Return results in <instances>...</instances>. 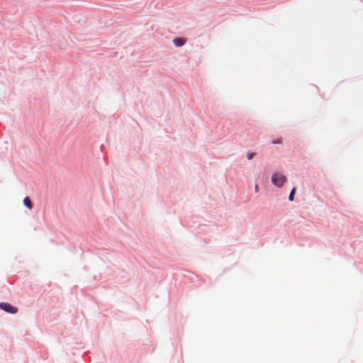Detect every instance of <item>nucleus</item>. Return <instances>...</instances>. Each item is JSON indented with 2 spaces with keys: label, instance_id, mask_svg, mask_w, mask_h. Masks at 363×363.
Wrapping results in <instances>:
<instances>
[{
  "label": "nucleus",
  "instance_id": "7ed1b4c3",
  "mask_svg": "<svg viewBox=\"0 0 363 363\" xmlns=\"http://www.w3.org/2000/svg\"><path fill=\"white\" fill-rule=\"evenodd\" d=\"M173 44H174L176 47H182L184 44V40L181 38H175L173 40Z\"/></svg>",
  "mask_w": 363,
  "mask_h": 363
},
{
  "label": "nucleus",
  "instance_id": "f03ea898",
  "mask_svg": "<svg viewBox=\"0 0 363 363\" xmlns=\"http://www.w3.org/2000/svg\"><path fill=\"white\" fill-rule=\"evenodd\" d=\"M0 309L12 314H16L18 311L17 307L13 306L10 305V303L4 302L0 303Z\"/></svg>",
  "mask_w": 363,
  "mask_h": 363
},
{
  "label": "nucleus",
  "instance_id": "39448f33",
  "mask_svg": "<svg viewBox=\"0 0 363 363\" xmlns=\"http://www.w3.org/2000/svg\"><path fill=\"white\" fill-rule=\"evenodd\" d=\"M296 191L295 189H293L292 191H291L290 195H289V201H294V194Z\"/></svg>",
  "mask_w": 363,
  "mask_h": 363
},
{
  "label": "nucleus",
  "instance_id": "423d86ee",
  "mask_svg": "<svg viewBox=\"0 0 363 363\" xmlns=\"http://www.w3.org/2000/svg\"><path fill=\"white\" fill-rule=\"evenodd\" d=\"M247 160H252L253 157V153L247 154Z\"/></svg>",
  "mask_w": 363,
  "mask_h": 363
},
{
  "label": "nucleus",
  "instance_id": "6e6552de",
  "mask_svg": "<svg viewBox=\"0 0 363 363\" xmlns=\"http://www.w3.org/2000/svg\"><path fill=\"white\" fill-rule=\"evenodd\" d=\"M255 191H258V186H255Z\"/></svg>",
  "mask_w": 363,
  "mask_h": 363
},
{
  "label": "nucleus",
  "instance_id": "20e7f679",
  "mask_svg": "<svg viewBox=\"0 0 363 363\" xmlns=\"http://www.w3.org/2000/svg\"><path fill=\"white\" fill-rule=\"evenodd\" d=\"M23 203H24L25 206H26L28 209L30 210L33 208V204L31 203L30 200L28 196L24 198Z\"/></svg>",
  "mask_w": 363,
  "mask_h": 363
},
{
  "label": "nucleus",
  "instance_id": "0eeeda50",
  "mask_svg": "<svg viewBox=\"0 0 363 363\" xmlns=\"http://www.w3.org/2000/svg\"><path fill=\"white\" fill-rule=\"evenodd\" d=\"M273 144H281V140L273 141Z\"/></svg>",
  "mask_w": 363,
  "mask_h": 363
},
{
  "label": "nucleus",
  "instance_id": "f257e3e1",
  "mask_svg": "<svg viewBox=\"0 0 363 363\" xmlns=\"http://www.w3.org/2000/svg\"><path fill=\"white\" fill-rule=\"evenodd\" d=\"M273 184L277 186L278 188L283 186L284 183L286 182V177L279 173H275L271 178Z\"/></svg>",
  "mask_w": 363,
  "mask_h": 363
}]
</instances>
